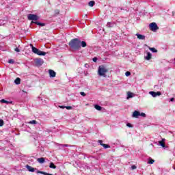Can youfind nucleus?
<instances>
[{
	"mask_svg": "<svg viewBox=\"0 0 175 175\" xmlns=\"http://www.w3.org/2000/svg\"><path fill=\"white\" fill-rule=\"evenodd\" d=\"M80 43L81 41L79 38H74L69 42L68 46H70V49H72V50H80V49H81Z\"/></svg>",
	"mask_w": 175,
	"mask_h": 175,
	"instance_id": "1",
	"label": "nucleus"
},
{
	"mask_svg": "<svg viewBox=\"0 0 175 175\" xmlns=\"http://www.w3.org/2000/svg\"><path fill=\"white\" fill-rule=\"evenodd\" d=\"M107 72H109V69H107L105 66H100L98 67V73L99 76L106 77V73H107Z\"/></svg>",
	"mask_w": 175,
	"mask_h": 175,
	"instance_id": "2",
	"label": "nucleus"
},
{
	"mask_svg": "<svg viewBox=\"0 0 175 175\" xmlns=\"http://www.w3.org/2000/svg\"><path fill=\"white\" fill-rule=\"evenodd\" d=\"M31 50L33 53L37 54V55H46V52H43L33 46H31Z\"/></svg>",
	"mask_w": 175,
	"mask_h": 175,
	"instance_id": "3",
	"label": "nucleus"
},
{
	"mask_svg": "<svg viewBox=\"0 0 175 175\" xmlns=\"http://www.w3.org/2000/svg\"><path fill=\"white\" fill-rule=\"evenodd\" d=\"M27 18L31 21H38V20H39V16L36 14H29L27 16Z\"/></svg>",
	"mask_w": 175,
	"mask_h": 175,
	"instance_id": "4",
	"label": "nucleus"
},
{
	"mask_svg": "<svg viewBox=\"0 0 175 175\" xmlns=\"http://www.w3.org/2000/svg\"><path fill=\"white\" fill-rule=\"evenodd\" d=\"M34 62L36 66H42L44 62L42 58H36Z\"/></svg>",
	"mask_w": 175,
	"mask_h": 175,
	"instance_id": "5",
	"label": "nucleus"
},
{
	"mask_svg": "<svg viewBox=\"0 0 175 175\" xmlns=\"http://www.w3.org/2000/svg\"><path fill=\"white\" fill-rule=\"evenodd\" d=\"M150 28L151 31H155L158 29H159V27H158V25L155 23H152L150 24Z\"/></svg>",
	"mask_w": 175,
	"mask_h": 175,
	"instance_id": "6",
	"label": "nucleus"
},
{
	"mask_svg": "<svg viewBox=\"0 0 175 175\" xmlns=\"http://www.w3.org/2000/svg\"><path fill=\"white\" fill-rule=\"evenodd\" d=\"M149 94L150 95H152L153 98H157V96H161V95H162V93L161 92H150Z\"/></svg>",
	"mask_w": 175,
	"mask_h": 175,
	"instance_id": "7",
	"label": "nucleus"
},
{
	"mask_svg": "<svg viewBox=\"0 0 175 175\" xmlns=\"http://www.w3.org/2000/svg\"><path fill=\"white\" fill-rule=\"evenodd\" d=\"M98 143L100 144V146L104 147V148H110V146H109L106 144H103V141H102V140H98Z\"/></svg>",
	"mask_w": 175,
	"mask_h": 175,
	"instance_id": "8",
	"label": "nucleus"
},
{
	"mask_svg": "<svg viewBox=\"0 0 175 175\" xmlns=\"http://www.w3.org/2000/svg\"><path fill=\"white\" fill-rule=\"evenodd\" d=\"M136 36H137V39H139V40H146V36H143L142 34L137 33Z\"/></svg>",
	"mask_w": 175,
	"mask_h": 175,
	"instance_id": "9",
	"label": "nucleus"
},
{
	"mask_svg": "<svg viewBox=\"0 0 175 175\" xmlns=\"http://www.w3.org/2000/svg\"><path fill=\"white\" fill-rule=\"evenodd\" d=\"M166 139L165 138H163L161 141L159 142V144L161 146V147H166V144L165 143Z\"/></svg>",
	"mask_w": 175,
	"mask_h": 175,
	"instance_id": "10",
	"label": "nucleus"
},
{
	"mask_svg": "<svg viewBox=\"0 0 175 175\" xmlns=\"http://www.w3.org/2000/svg\"><path fill=\"white\" fill-rule=\"evenodd\" d=\"M31 24H36V25H40V27H44V25H46V24L38 21H31Z\"/></svg>",
	"mask_w": 175,
	"mask_h": 175,
	"instance_id": "11",
	"label": "nucleus"
},
{
	"mask_svg": "<svg viewBox=\"0 0 175 175\" xmlns=\"http://www.w3.org/2000/svg\"><path fill=\"white\" fill-rule=\"evenodd\" d=\"M140 116V112L139 111H135L133 113V118H137Z\"/></svg>",
	"mask_w": 175,
	"mask_h": 175,
	"instance_id": "12",
	"label": "nucleus"
},
{
	"mask_svg": "<svg viewBox=\"0 0 175 175\" xmlns=\"http://www.w3.org/2000/svg\"><path fill=\"white\" fill-rule=\"evenodd\" d=\"M26 167L27 169V170H29V172H31V173H33V172H35V170H36V169L32 167L31 166L27 165Z\"/></svg>",
	"mask_w": 175,
	"mask_h": 175,
	"instance_id": "13",
	"label": "nucleus"
},
{
	"mask_svg": "<svg viewBox=\"0 0 175 175\" xmlns=\"http://www.w3.org/2000/svg\"><path fill=\"white\" fill-rule=\"evenodd\" d=\"M49 72L50 77H55L56 73L54 70H49Z\"/></svg>",
	"mask_w": 175,
	"mask_h": 175,
	"instance_id": "14",
	"label": "nucleus"
},
{
	"mask_svg": "<svg viewBox=\"0 0 175 175\" xmlns=\"http://www.w3.org/2000/svg\"><path fill=\"white\" fill-rule=\"evenodd\" d=\"M38 174H44V175H53V174H49L43 171H37Z\"/></svg>",
	"mask_w": 175,
	"mask_h": 175,
	"instance_id": "15",
	"label": "nucleus"
},
{
	"mask_svg": "<svg viewBox=\"0 0 175 175\" xmlns=\"http://www.w3.org/2000/svg\"><path fill=\"white\" fill-rule=\"evenodd\" d=\"M37 161L39 162V163H44L45 159H44V157H40V158L37 159Z\"/></svg>",
	"mask_w": 175,
	"mask_h": 175,
	"instance_id": "16",
	"label": "nucleus"
},
{
	"mask_svg": "<svg viewBox=\"0 0 175 175\" xmlns=\"http://www.w3.org/2000/svg\"><path fill=\"white\" fill-rule=\"evenodd\" d=\"M152 57V55H151V53L150 52L147 53V56L146 57V59H147V61H150V59H151Z\"/></svg>",
	"mask_w": 175,
	"mask_h": 175,
	"instance_id": "17",
	"label": "nucleus"
},
{
	"mask_svg": "<svg viewBox=\"0 0 175 175\" xmlns=\"http://www.w3.org/2000/svg\"><path fill=\"white\" fill-rule=\"evenodd\" d=\"M1 103H6L7 105L13 103L12 101H8V100H5V99H1Z\"/></svg>",
	"mask_w": 175,
	"mask_h": 175,
	"instance_id": "18",
	"label": "nucleus"
},
{
	"mask_svg": "<svg viewBox=\"0 0 175 175\" xmlns=\"http://www.w3.org/2000/svg\"><path fill=\"white\" fill-rule=\"evenodd\" d=\"M14 83H15V84H16L17 85H18V84H21V79H20V78H16V79H15V81H14Z\"/></svg>",
	"mask_w": 175,
	"mask_h": 175,
	"instance_id": "19",
	"label": "nucleus"
},
{
	"mask_svg": "<svg viewBox=\"0 0 175 175\" xmlns=\"http://www.w3.org/2000/svg\"><path fill=\"white\" fill-rule=\"evenodd\" d=\"M131 98H133V93L131 92H127V99H129Z\"/></svg>",
	"mask_w": 175,
	"mask_h": 175,
	"instance_id": "20",
	"label": "nucleus"
},
{
	"mask_svg": "<svg viewBox=\"0 0 175 175\" xmlns=\"http://www.w3.org/2000/svg\"><path fill=\"white\" fill-rule=\"evenodd\" d=\"M49 167L51 169H57V166L55 165H54V163H53V162L50 163Z\"/></svg>",
	"mask_w": 175,
	"mask_h": 175,
	"instance_id": "21",
	"label": "nucleus"
},
{
	"mask_svg": "<svg viewBox=\"0 0 175 175\" xmlns=\"http://www.w3.org/2000/svg\"><path fill=\"white\" fill-rule=\"evenodd\" d=\"M80 46L81 47H87V42L85 41H81Z\"/></svg>",
	"mask_w": 175,
	"mask_h": 175,
	"instance_id": "22",
	"label": "nucleus"
},
{
	"mask_svg": "<svg viewBox=\"0 0 175 175\" xmlns=\"http://www.w3.org/2000/svg\"><path fill=\"white\" fill-rule=\"evenodd\" d=\"M155 162V160L152 159V158H150L148 161V163L149 165H152Z\"/></svg>",
	"mask_w": 175,
	"mask_h": 175,
	"instance_id": "23",
	"label": "nucleus"
},
{
	"mask_svg": "<svg viewBox=\"0 0 175 175\" xmlns=\"http://www.w3.org/2000/svg\"><path fill=\"white\" fill-rule=\"evenodd\" d=\"M94 5H95V1H90L88 3V5L90 6V8H92L94 6Z\"/></svg>",
	"mask_w": 175,
	"mask_h": 175,
	"instance_id": "24",
	"label": "nucleus"
},
{
	"mask_svg": "<svg viewBox=\"0 0 175 175\" xmlns=\"http://www.w3.org/2000/svg\"><path fill=\"white\" fill-rule=\"evenodd\" d=\"M94 108L96 109V110H98L99 111H100V110H102V107H100V105H94Z\"/></svg>",
	"mask_w": 175,
	"mask_h": 175,
	"instance_id": "25",
	"label": "nucleus"
},
{
	"mask_svg": "<svg viewBox=\"0 0 175 175\" xmlns=\"http://www.w3.org/2000/svg\"><path fill=\"white\" fill-rule=\"evenodd\" d=\"M149 50L152 51V53H158V50H157L155 48H149Z\"/></svg>",
	"mask_w": 175,
	"mask_h": 175,
	"instance_id": "26",
	"label": "nucleus"
},
{
	"mask_svg": "<svg viewBox=\"0 0 175 175\" xmlns=\"http://www.w3.org/2000/svg\"><path fill=\"white\" fill-rule=\"evenodd\" d=\"M29 124L36 125V124H38V121H36V120H31V121L29 122Z\"/></svg>",
	"mask_w": 175,
	"mask_h": 175,
	"instance_id": "27",
	"label": "nucleus"
},
{
	"mask_svg": "<svg viewBox=\"0 0 175 175\" xmlns=\"http://www.w3.org/2000/svg\"><path fill=\"white\" fill-rule=\"evenodd\" d=\"M126 126H128L129 128H133V126L131 123H127Z\"/></svg>",
	"mask_w": 175,
	"mask_h": 175,
	"instance_id": "28",
	"label": "nucleus"
},
{
	"mask_svg": "<svg viewBox=\"0 0 175 175\" xmlns=\"http://www.w3.org/2000/svg\"><path fill=\"white\" fill-rule=\"evenodd\" d=\"M67 110H72V106H66V108Z\"/></svg>",
	"mask_w": 175,
	"mask_h": 175,
	"instance_id": "29",
	"label": "nucleus"
},
{
	"mask_svg": "<svg viewBox=\"0 0 175 175\" xmlns=\"http://www.w3.org/2000/svg\"><path fill=\"white\" fill-rule=\"evenodd\" d=\"M8 64H14V60H13V59H10L8 61Z\"/></svg>",
	"mask_w": 175,
	"mask_h": 175,
	"instance_id": "30",
	"label": "nucleus"
},
{
	"mask_svg": "<svg viewBox=\"0 0 175 175\" xmlns=\"http://www.w3.org/2000/svg\"><path fill=\"white\" fill-rule=\"evenodd\" d=\"M3 124H4L3 120H0V126H3Z\"/></svg>",
	"mask_w": 175,
	"mask_h": 175,
	"instance_id": "31",
	"label": "nucleus"
},
{
	"mask_svg": "<svg viewBox=\"0 0 175 175\" xmlns=\"http://www.w3.org/2000/svg\"><path fill=\"white\" fill-rule=\"evenodd\" d=\"M80 94L82 96H85L87 95L84 92H81Z\"/></svg>",
	"mask_w": 175,
	"mask_h": 175,
	"instance_id": "32",
	"label": "nucleus"
},
{
	"mask_svg": "<svg viewBox=\"0 0 175 175\" xmlns=\"http://www.w3.org/2000/svg\"><path fill=\"white\" fill-rule=\"evenodd\" d=\"M126 76H131V72L127 71L125 72Z\"/></svg>",
	"mask_w": 175,
	"mask_h": 175,
	"instance_id": "33",
	"label": "nucleus"
},
{
	"mask_svg": "<svg viewBox=\"0 0 175 175\" xmlns=\"http://www.w3.org/2000/svg\"><path fill=\"white\" fill-rule=\"evenodd\" d=\"M139 116H141V117H146V113L142 112L139 113Z\"/></svg>",
	"mask_w": 175,
	"mask_h": 175,
	"instance_id": "34",
	"label": "nucleus"
},
{
	"mask_svg": "<svg viewBox=\"0 0 175 175\" xmlns=\"http://www.w3.org/2000/svg\"><path fill=\"white\" fill-rule=\"evenodd\" d=\"M92 61H93L94 62H96L98 61V58H97V57H94V58L92 59Z\"/></svg>",
	"mask_w": 175,
	"mask_h": 175,
	"instance_id": "35",
	"label": "nucleus"
},
{
	"mask_svg": "<svg viewBox=\"0 0 175 175\" xmlns=\"http://www.w3.org/2000/svg\"><path fill=\"white\" fill-rule=\"evenodd\" d=\"M136 165H132L131 166V169H132V170H135V169H136Z\"/></svg>",
	"mask_w": 175,
	"mask_h": 175,
	"instance_id": "36",
	"label": "nucleus"
},
{
	"mask_svg": "<svg viewBox=\"0 0 175 175\" xmlns=\"http://www.w3.org/2000/svg\"><path fill=\"white\" fill-rule=\"evenodd\" d=\"M59 107L60 109H65V108H66V106L59 105Z\"/></svg>",
	"mask_w": 175,
	"mask_h": 175,
	"instance_id": "37",
	"label": "nucleus"
},
{
	"mask_svg": "<svg viewBox=\"0 0 175 175\" xmlns=\"http://www.w3.org/2000/svg\"><path fill=\"white\" fill-rule=\"evenodd\" d=\"M14 50L15 51H16V53H20V50L18 48H16Z\"/></svg>",
	"mask_w": 175,
	"mask_h": 175,
	"instance_id": "38",
	"label": "nucleus"
},
{
	"mask_svg": "<svg viewBox=\"0 0 175 175\" xmlns=\"http://www.w3.org/2000/svg\"><path fill=\"white\" fill-rule=\"evenodd\" d=\"M170 101H171V102H174V98H170Z\"/></svg>",
	"mask_w": 175,
	"mask_h": 175,
	"instance_id": "39",
	"label": "nucleus"
},
{
	"mask_svg": "<svg viewBox=\"0 0 175 175\" xmlns=\"http://www.w3.org/2000/svg\"><path fill=\"white\" fill-rule=\"evenodd\" d=\"M174 14H175V12H172V16H174Z\"/></svg>",
	"mask_w": 175,
	"mask_h": 175,
	"instance_id": "40",
	"label": "nucleus"
},
{
	"mask_svg": "<svg viewBox=\"0 0 175 175\" xmlns=\"http://www.w3.org/2000/svg\"><path fill=\"white\" fill-rule=\"evenodd\" d=\"M23 91V92H25V91H24V90H22Z\"/></svg>",
	"mask_w": 175,
	"mask_h": 175,
	"instance_id": "41",
	"label": "nucleus"
},
{
	"mask_svg": "<svg viewBox=\"0 0 175 175\" xmlns=\"http://www.w3.org/2000/svg\"><path fill=\"white\" fill-rule=\"evenodd\" d=\"M66 147H68V145H65Z\"/></svg>",
	"mask_w": 175,
	"mask_h": 175,
	"instance_id": "42",
	"label": "nucleus"
}]
</instances>
